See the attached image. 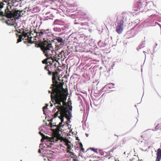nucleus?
<instances>
[{
	"instance_id": "nucleus-1",
	"label": "nucleus",
	"mask_w": 161,
	"mask_h": 161,
	"mask_svg": "<svg viewBox=\"0 0 161 161\" xmlns=\"http://www.w3.org/2000/svg\"><path fill=\"white\" fill-rule=\"evenodd\" d=\"M52 89V92L48 91V93H51L52 101L55 106L58 104L60 105L61 103L66 101L68 95L67 89L62 90V88L51 85L50 88Z\"/></svg>"
},
{
	"instance_id": "nucleus-2",
	"label": "nucleus",
	"mask_w": 161,
	"mask_h": 161,
	"mask_svg": "<svg viewBox=\"0 0 161 161\" xmlns=\"http://www.w3.org/2000/svg\"><path fill=\"white\" fill-rule=\"evenodd\" d=\"M7 4L8 6L5 10L4 13L3 11H0V16H5L9 19L5 21V23L8 25H14L16 23V20L19 19L22 16L21 13L22 11L11 9V6L9 5V3H8Z\"/></svg>"
},
{
	"instance_id": "nucleus-3",
	"label": "nucleus",
	"mask_w": 161,
	"mask_h": 161,
	"mask_svg": "<svg viewBox=\"0 0 161 161\" xmlns=\"http://www.w3.org/2000/svg\"><path fill=\"white\" fill-rule=\"evenodd\" d=\"M66 101H64L63 103H61L60 105L58 104L55 106L56 108L58 109V111L54 114V117H56L58 115L59 112H60V115L58 116V118L62 120V122L64 121V118L65 117L67 119H69L70 117L69 115L67 114V109L66 106L67 105Z\"/></svg>"
},
{
	"instance_id": "nucleus-4",
	"label": "nucleus",
	"mask_w": 161,
	"mask_h": 161,
	"mask_svg": "<svg viewBox=\"0 0 161 161\" xmlns=\"http://www.w3.org/2000/svg\"><path fill=\"white\" fill-rule=\"evenodd\" d=\"M40 47L46 57L51 56L53 52H55L50 41H44L40 45Z\"/></svg>"
},
{
	"instance_id": "nucleus-5",
	"label": "nucleus",
	"mask_w": 161,
	"mask_h": 161,
	"mask_svg": "<svg viewBox=\"0 0 161 161\" xmlns=\"http://www.w3.org/2000/svg\"><path fill=\"white\" fill-rule=\"evenodd\" d=\"M18 33L19 34H21V35H19L18 34H16V36L17 37H19V38L17 40V43H18L20 42H21L22 41L21 40H27L28 43H35L36 42L35 41H32L31 40L32 37H30L28 34H29L28 32H26L24 30H19V31Z\"/></svg>"
},
{
	"instance_id": "nucleus-6",
	"label": "nucleus",
	"mask_w": 161,
	"mask_h": 161,
	"mask_svg": "<svg viewBox=\"0 0 161 161\" xmlns=\"http://www.w3.org/2000/svg\"><path fill=\"white\" fill-rule=\"evenodd\" d=\"M124 18V16L123 15L120 16L119 18L116 30L117 32L119 34H121L123 30Z\"/></svg>"
},
{
	"instance_id": "nucleus-7",
	"label": "nucleus",
	"mask_w": 161,
	"mask_h": 161,
	"mask_svg": "<svg viewBox=\"0 0 161 161\" xmlns=\"http://www.w3.org/2000/svg\"><path fill=\"white\" fill-rule=\"evenodd\" d=\"M55 74L54 75H53L52 77V82L53 84L51 85L53 86H58L59 87L62 89V90L64 89L63 87V85L64 84V82H60L59 83V82L57 80V77L55 76Z\"/></svg>"
},
{
	"instance_id": "nucleus-8",
	"label": "nucleus",
	"mask_w": 161,
	"mask_h": 161,
	"mask_svg": "<svg viewBox=\"0 0 161 161\" xmlns=\"http://www.w3.org/2000/svg\"><path fill=\"white\" fill-rule=\"evenodd\" d=\"M39 133L42 137V138L41 140V142H43L45 140H47V141L51 142H54V137H50L47 136H46L45 135L42 133L41 131L39 132Z\"/></svg>"
},
{
	"instance_id": "nucleus-9",
	"label": "nucleus",
	"mask_w": 161,
	"mask_h": 161,
	"mask_svg": "<svg viewBox=\"0 0 161 161\" xmlns=\"http://www.w3.org/2000/svg\"><path fill=\"white\" fill-rule=\"evenodd\" d=\"M65 143L66 145L67 146V153H70L71 152V146L70 145L71 142H70L68 140H67L65 142Z\"/></svg>"
},
{
	"instance_id": "nucleus-10",
	"label": "nucleus",
	"mask_w": 161,
	"mask_h": 161,
	"mask_svg": "<svg viewBox=\"0 0 161 161\" xmlns=\"http://www.w3.org/2000/svg\"><path fill=\"white\" fill-rule=\"evenodd\" d=\"M156 155L157 156L156 161H160L161 159V149L159 148L157 150V153Z\"/></svg>"
},
{
	"instance_id": "nucleus-11",
	"label": "nucleus",
	"mask_w": 161,
	"mask_h": 161,
	"mask_svg": "<svg viewBox=\"0 0 161 161\" xmlns=\"http://www.w3.org/2000/svg\"><path fill=\"white\" fill-rule=\"evenodd\" d=\"M46 34V31L45 30H42V31H41L40 32L38 33H36V36H35V37L34 39L35 40H36V38L37 36L38 35L39 36H42V35Z\"/></svg>"
},
{
	"instance_id": "nucleus-12",
	"label": "nucleus",
	"mask_w": 161,
	"mask_h": 161,
	"mask_svg": "<svg viewBox=\"0 0 161 161\" xmlns=\"http://www.w3.org/2000/svg\"><path fill=\"white\" fill-rule=\"evenodd\" d=\"M70 156L71 158H73V161H78V159L77 156L75 154V153L72 152H71Z\"/></svg>"
},
{
	"instance_id": "nucleus-13",
	"label": "nucleus",
	"mask_w": 161,
	"mask_h": 161,
	"mask_svg": "<svg viewBox=\"0 0 161 161\" xmlns=\"http://www.w3.org/2000/svg\"><path fill=\"white\" fill-rule=\"evenodd\" d=\"M47 57V58L43 60L42 62L43 64H46L47 65L48 64V62H47V61L48 59H50V58H51V56H49Z\"/></svg>"
},
{
	"instance_id": "nucleus-14",
	"label": "nucleus",
	"mask_w": 161,
	"mask_h": 161,
	"mask_svg": "<svg viewBox=\"0 0 161 161\" xmlns=\"http://www.w3.org/2000/svg\"><path fill=\"white\" fill-rule=\"evenodd\" d=\"M65 54L64 51L62 50L59 54L58 55V57L59 58H58V60L60 58H63V55Z\"/></svg>"
},
{
	"instance_id": "nucleus-15",
	"label": "nucleus",
	"mask_w": 161,
	"mask_h": 161,
	"mask_svg": "<svg viewBox=\"0 0 161 161\" xmlns=\"http://www.w3.org/2000/svg\"><path fill=\"white\" fill-rule=\"evenodd\" d=\"M53 126H56L57 127L56 130L57 131H59L60 129L61 128V126H60V125H58V126H57L56 125H53L52 124H51L50 127H52Z\"/></svg>"
},
{
	"instance_id": "nucleus-16",
	"label": "nucleus",
	"mask_w": 161,
	"mask_h": 161,
	"mask_svg": "<svg viewBox=\"0 0 161 161\" xmlns=\"http://www.w3.org/2000/svg\"><path fill=\"white\" fill-rule=\"evenodd\" d=\"M90 150H91L95 153H97V149L94 148H91L87 150L86 152L88 153Z\"/></svg>"
},
{
	"instance_id": "nucleus-17",
	"label": "nucleus",
	"mask_w": 161,
	"mask_h": 161,
	"mask_svg": "<svg viewBox=\"0 0 161 161\" xmlns=\"http://www.w3.org/2000/svg\"><path fill=\"white\" fill-rule=\"evenodd\" d=\"M90 157L91 158V160H92L93 161H97V159L98 158V157L97 156H90Z\"/></svg>"
},
{
	"instance_id": "nucleus-18",
	"label": "nucleus",
	"mask_w": 161,
	"mask_h": 161,
	"mask_svg": "<svg viewBox=\"0 0 161 161\" xmlns=\"http://www.w3.org/2000/svg\"><path fill=\"white\" fill-rule=\"evenodd\" d=\"M55 22L56 23H57L59 25H63L64 24V22L57 19H56L55 20Z\"/></svg>"
},
{
	"instance_id": "nucleus-19",
	"label": "nucleus",
	"mask_w": 161,
	"mask_h": 161,
	"mask_svg": "<svg viewBox=\"0 0 161 161\" xmlns=\"http://www.w3.org/2000/svg\"><path fill=\"white\" fill-rule=\"evenodd\" d=\"M56 40L58 41V42H60V43H63V39L62 38H61L60 37H56Z\"/></svg>"
},
{
	"instance_id": "nucleus-20",
	"label": "nucleus",
	"mask_w": 161,
	"mask_h": 161,
	"mask_svg": "<svg viewBox=\"0 0 161 161\" xmlns=\"http://www.w3.org/2000/svg\"><path fill=\"white\" fill-rule=\"evenodd\" d=\"M50 59H51V60L53 61V62H54V61H55L58 63V59L57 60L56 57L55 56H53V57H52V55H51V58H50Z\"/></svg>"
},
{
	"instance_id": "nucleus-21",
	"label": "nucleus",
	"mask_w": 161,
	"mask_h": 161,
	"mask_svg": "<svg viewBox=\"0 0 161 161\" xmlns=\"http://www.w3.org/2000/svg\"><path fill=\"white\" fill-rule=\"evenodd\" d=\"M54 74H55V76L58 77V72H53V75H54Z\"/></svg>"
},
{
	"instance_id": "nucleus-22",
	"label": "nucleus",
	"mask_w": 161,
	"mask_h": 161,
	"mask_svg": "<svg viewBox=\"0 0 161 161\" xmlns=\"http://www.w3.org/2000/svg\"><path fill=\"white\" fill-rule=\"evenodd\" d=\"M48 66L49 65H47V66H45L44 67L45 69L47 70V71L49 70Z\"/></svg>"
},
{
	"instance_id": "nucleus-23",
	"label": "nucleus",
	"mask_w": 161,
	"mask_h": 161,
	"mask_svg": "<svg viewBox=\"0 0 161 161\" xmlns=\"http://www.w3.org/2000/svg\"><path fill=\"white\" fill-rule=\"evenodd\" d=\"M4 4H3V3L0 2V8H2L3 7V5Z\"/></svg>"
},
{
	"instance_id": "nucleus-24",
	"label": "nucleus",
	"mask_w": 161,
	"mask_h": 161,
	"mask_svg": "<svg viewBox=\"0 0 161 161\" xmlns=\"http://www.w3.org/2000/svg\"><path fill=\"white\" fill-rule=\"evenodd\" d=\"M48 106V104H46V106H44L43 108V111H44L45 109H46L47 108V107Z\"/></svg>"
},
{
	"instance_id": "nucleus-25",
	"label": "nucleus",
	"mask_w": 161,
	"mask_h": 161,
	"mask_svg": "<svg viewBox=\"0 0 161 161\" xmlns=\"http://www.w3.org/2000/svg\"><path fill=\"white\" fill-rule=\"evenodd\" d=\"M146 135V133H143V134L142 136H141V137L142 138H144L145 137V136Z\"/></svg>"
},
{
	"instance_id": "nucleus-26",
	"label": "nucleus",
	"mask_w": 161,
	"mask_h": 161,
	"mask_svg": "<svg viewBox=\"0 0 161 161\" xmlns=\"http://www.w3.org/2000/svg\"><path fill=\"white\" fill-rule=\"evenodd\" d=\"M159 125H158L157 126H156L155 127V130H158L159 129Z\"/></svg>"
},
{
	"instance_id": "nucleus-27",
	"label": "nucleus",
	"mask_w": 161,
	"mask_h": 161,
	"mask_svg": "<svg viewBox=\"0 0 161 161\" xmlns=\"http://www.w3.org/2000/svg\"><path fill=\"white\" fill-rule=\"evenodd\" d=\"M48 74L49 75H51L52 74V72L51 71H50V70H48Z\"/></svg>"
},
{
	"instance_id": "nucleus-28",
	"label": "nucleus",
	"mask_w": 161,
	"mask_h": 161,
	"mask_svg": "<svg viewBox=\"0 0 161 161\" xmlns=\"http://www.w3.org/2000/svg\"><path fill=\"white\" fill-rule=\"evenodd\" d=\"M79 145H80V148L83 147V145L81 143H80Z\"/></svg>"
},
{
	"instance_id": "nucleus-29",
	"label": "nucleus",
	"mask_w": 161,
	"mask_h": 161,
	"mask_svg": "<svg viewBox=\"0 0 161 161\" xmlns=\"http://www.w3.org/2000/svg\"><path fill=\"white\" fill-rule=\"evenodd\" d=\"M48 62L50 63V65H52L53 64V61H51V60L49 61Z\"/></svg>"
},
{
	"instance_id": "nucleus-30",
	"label": "nucleus",
	"mask_w": 161,
	"mask_h": 161,
	"mask_svg": "<svg viewBox=\"0 0 161 161\" xmlns=\"http://www.w3.org/2000/svg\"><path fill=\"white\" fill-rule=\"evenodd\" d=\"M81 150L83 152H84L85 151V149L83 147L81 148Z\"/></svg>"
},
{
	"instance_id": "nucleus-31",
	"label": "nucleus",
	"mask_w": 161,
	"mask_h": 161,
	"mask_svg": "<svg viewBox=\"0 0 161 161\" xmlns=\"http://www.w3.org/2000/svg\"><path fill=\"white\" fill-rule=\"evenodd\" d=\"M61 120V122L59 123V124L58 125L61 126V125L62 124V122H62V120Z\"/></svg>"
},
{
	"instance_id": "nucleus-32",
	"label": "nucleus",
	"mask_w": 161,
	"mask_h": 161,
	"mask_svg": "<svg viewBox=\"0 0 161 161\" xmlns=\"http://www.w3.org/2000/svg\"><path fill=\"white\" fill-rule=\"evenodd\" d=\"M38 152L39 153H41V150L40 149H39L38 151Z\"/></svg>"
},
{
	"instance_id": "nucleus-33",
	"label": "nucleus",
	"mask_w": 161,
	"mask_h": 161,
	"mask_svg": "<svg viewBox=\"0 0 161 161\" xmlns=\"http://www.w3.org/2000/svg\"><path fill=\"white\" fill-rule=\"evenodd\" d=\"M46 31V34L49 31V30H45Z\"/></svg>"
},
{
	"instance_id": "nucleus-34",
	"label": "nucleus",
	"mask_w": 161,
	"mask_h": 161,
	"mask_svg": "<svg viewBox=\"0 0 161 161\" xmlns=\"http://www.w3.org/2000/svg\"><path fill=\"white\" fill-rule=\"evenodd\" d=\"M57 64H54V66L55 67H58L57 66Z\"/></svg>"
},
{
	"instance_id": "nucleus-35",
	"label": "nucleus",
	"mask_w": 161,
	"mask_h": 161,
	"mask_svg": "<svg viewBox=\"0 0 161 161\" xmlns=\"http://www.w3.org/2000/svg\"><path fill=\"white\" fill-rule=\"evenodd\" d=\"M15 0H13L12 1V2H13V3H14L15 2Z\"/></svg>"
},
{
	"instance_id": "nucleus-36",
	"label": "nucleus",
	"mask_w": 161,
	"mask_h": 161,
	"mask_svg": "<svg viewBox=\"0 0 161 161\" xmlns=\"http://www.w3.org/2000/svg\"><path fill=\"white\" fill-rule=\"evenodd\" d=\"M72 107L71 106H70V107L69 108V109H70L71 110H72Z\"/></svg>"
},
{
	"instance_id": "nucleus-37",
	"label": "nucleus",
	"mask_w": 161,
	"mask_h": 161,
	"mask_svg": "<svg viewBox=\"0 0 161 161\" xmlns=\"http://www.w3.org/2000/svg\"><path fill=\"white\" fill-rule=\"evenodd\" d=\"M139 5L140 6V5H142V4L141 3H139Z\"/></svg>"
},
{
	"instance_id": "nucleus-38",
	"label": "nucleus",
	"mask_w": 161,
	"mask_h": 161,
	"mask_svg": "<svg viewBox=\"0 0 161 161\" xmlns=\"http://www.w3.org/2000/svg\"><path fill=\"white\" fill-rule=\"evenodd\" d=\"M58 80H59V81H60V79H59V78H58Z\"/></svg>"
},
{
	"instance_id": "nucleus-39",
	"label": "nucleus",
	"mask_w": 161,
	"mask_h": 161,
	"mask_svg": "<svg viewBox=\"0 0 161 161\" xmlns=\"http://www.w3.org/2000/svg\"><path fill=\"white\" fill-rule=\"evenodd\" d=\"M68 113H69V115H70V114L71 115L70 113L69 112H68Z\"/></svg>"
},
{
	"instance_id": "nucleus-40",
	"label": "nucleus",
	"mask_w": 161,
	"mask_h": 161,
	"mask_svg": "<svg viewBox=\"0 0 161 161\" xmlns=\"http://www.w3.org/2000/svg\"><path fill=\"white\" fill-rule=\"evenodd\" d=\"M138 10V9H136V10H135V11H137Z\"/></svg>"
},
{
	"instance_id": "nucleus-41",
	"label": "nucleus",
	"mask_w": 161,
	"mask_h": 161,
	"mask_svg": "<svg viewBox=\"0 0 161 161\" xmlns=\"http://www.w3.org/2000/svg\"><path fill=\"white\" fill-rule=\"evenodd\" d=\"M51 106H53V105L52 104H51Z\"/></svg>"
},
{
	"instance_id": "nucleus-42",
	"label": "nucleus",
	"mask_w": 161,
	"mask_h": 161,
	"mask_svg": "<svg viewBox=\"0 0 161 161\" xmlns=\"http://www.w3.org/2000/svg\"><path fill=\"white\" fill-rule=\"evenodd\" d=\"M140 161H142V160H140Z\"/></svg>"
}]
</instances>
